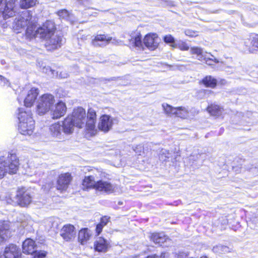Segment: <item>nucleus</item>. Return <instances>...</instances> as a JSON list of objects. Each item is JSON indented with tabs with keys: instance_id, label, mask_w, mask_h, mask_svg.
<instances>
[{
	"instance_id": "nucleus-1",
	"label": "nucleus",
	"mask_w": 258,
	"mask_h": 258,
	"mask_svg": "<svg viewBox=\"0 0 258 258\" xmlns=\"http://www.w3.org/2000/svg\"><path fill=\"white\" fill-rule=\"evenodd\" d=\"M18 110L19 131L22 135L31 136L35 127L32 112L30 110L23 108H19Z\"/></svg>"
},
{
	"instance_id": "nucleus-2",
	"label": "nucleus",
	"mask_w": 258,
	"mask_h": 258,
	"mask_svg": "<svg viewBox=\"0 0 258 258\" xmlns=\"http://www.w3.org/2000/svg\"><path fill=\"white\" fill-rule=\"evenodd\" d=\"M36 26H30L26 30V37L32 39L34 37H39L46 40L51 36L55 31L54 23L51 21H47L42 26L35 30Z\"/></svg>"
},
{
	"instance_id": "nucleus-3",
	"label": "nucleus",
	"mask_w": 258,
	"mask_h": 258,
	"mask_svg": "<svg viewBox=\"0 0 258 258\" xmlns=\"http://www.w3.org/2000/svg\"><path fill=\"white\" fill-rule=\"evenodd\" d=\"M19 160L15 154H9L6 158L0 157V179L7 173L15 174L18 169Z\"/></svg>"
},
{
	"instance_id": "nucleus-4",
	"label": "nucleus",
	"mask_w": 258,
	"mask_h": 258,
	"mask_svg": "<svg viewBox=\"0 0 258 258\" xmlns=\"http://www.w3.org/2000/svg\"><path fill=\"white\" fill-rule=\"evenodd\" d=\"M32 15L28 11H25L17 17L12 25L14 30L17 33H20L27 26V29L34 25V23L31 21Z\"/></svg>"
},
{
	"instance_id": "nucleus-5",
	"label": "nucleus",
	"mask_w": 258,
	"mask_h": 258,
	"mask_svg": "<svg viewBox=\"0 0 258 258\" xmlns=\"http://www.w3.org/2000/svg\"><path fill=\"white\" fill-rule=\"evenodd\" d=\"M55 102L54 96L50 94H44L38 100L37 111L39 115H43L51 109Z\"/></svg>"
},
{
	"instance_id": "nucleus-6",
	"label": "nucleus",
	"mask_w": 258,
	"mask_h": 258,
	"mask_svg": "<svg viewBox=\"0 0 258 258\" xmlns=\"http://www.w3.org/2000/svg\"><path fill=\"white\" fill-rule=\"evenodd\" d=\"M24 253L34 254V258H43L46 255L45 251H37L35 242L30 238L26 239L22 245Z\"/></svg>"
},
{
	"instance_id": "nucleus-7",
	"label": "nucleus",
	"mask_w": 258,
	"mask_h": 258,
	"mask_svg": "<svg viewBox=\"0 0 258 258\" xmlns=\"http://www.w3.org/2000/svg\"><path fill=\"white\" fill-rule=\"evenodd\" d=\"M3 0H0V6ZM17 0L6 1L5 6L0 8V17L6 20L15 16L16 13V3Z\"/></svg>"
},
{
	"instance_id": "nucleus-8",
	"label": "nucleus",
	"mask_w": 258,
	"mask_h": 258,
	"mask_svg": "<svg viewBox=\"0 0 258 258\" xmlns=\"http://www.w3.org/2000/svg\"><path fill=\"white\" fill-rule=\"evenodd\" d=\"M15 198L16 203L22 207L28 206L32 200L30 193L25 187L17 190Z\"/></svg>"
},
{
	"instance_id": "nucleus-9",
	"label": "nucleus",
	"mask_w": 258,
	"mask_h": 258,
	"mask_svg": "<svg viewBox=\"0 0 258 258\" xmlns=\"http://www.w3.org/2000/svg\"><path fill=\"white\" fill-rule=\"evenodd\" d=\"M69 116H71L73 121L76 124V126L79 128H83L85 126L86 113L83 108L79 107L75 108L72 114Z\"/></svg>"
},
{
	"instance_id": "nucleus-10",
	"label": "nucleus",
	"mask_w": 258,
	"mask_h": 258,
	"mask_svg": "<svg viewBox=\"0 0 258 258\" xmlns=\"http://www.w3.org/2000/svg\"><path fill=\"white\" fill-rule=\"evenodd\" d=\"M117 119L108 115H103L100 118L98 124V129L106 133L109 132L114 123L117 122Z\"/></svg>"
},
{
	"instance_id": "nucleus-11",
	"label": "nucleus",
	"mask_w": 258,
	"mask_h": 258,
	"mask_svg": "<svg viewBox=\"0 0 258 258\" xmlns=\"http://www.w3.org/2000/svg\"><path fill=\"white\" fill-rule=\"evenodd\" d=\"M46 46L48 50H54L62 45V37L57 33H53L48 39L45 40Z\"/></svg>"
},
{
	"instance_id": "nucleus-12",
	"label": "nucleus",
	"mask_w": 258,
	"mask_h": 258,
	"mask_svg": "<svg viewBox=\"0 0 258 258\" xmlns=\"http://www.w3.org/2000/svg\"><path fill=\"white\" fill-rule=\"evenodd\" d=\"M118 189L116 185L106 181L99 180L97 182L96 189L107 194L115 192Z\"/></svg>"
},
{
	"instance_id": "nucleus-13",
	"label": "nucleus",
	"mask_w": 258,
	"mask_h": 258,
	"mask_svg": "<svg viewBox=\"0 0 258 258\" xmlns=\"http://www.w3.org/2000/svg\"><path fill=\"white\" fill-rule=\"evenodd\" d=\"M76 234L75 228L71 224L64 225L60 231V236L66 241L73 240L75 237Z\"/></svg>"
},
{
	"instance_id": "nucleus-14",
	"label": "nucleus",
	"mask_w": 258,
	"mask_h": 258,
	"mask_svg": "<svg viewBox=\"0 0 258 258\" xmlns=\"http://www.w3.org/2000/svg\"><path fill=\"white\" fill-rule=\"evenodd\" d=\"M159 40L157 34H149L145 37L143 43L148 49L154 50L158 47Z\"/></svg>"
},
{
	"instance_id": "nucleus-15",
	"label": "nucleus",
	"mask_w": 258,
	"mask_h": 258,
	"mask_svg": "<svg viewBox=\"0 0 258 258\" xmlns=\"http://www.w3.org/2000/svg\"><path fill=\"white\" fill-rule=\"evenodd\" d=\"M72 180V177L70 173L61 174L57 181V189L61 191L66 190Z\"/></svg>"
},
{
	"instance_id": "nucleus-16",
	"label": "nucleus",
	"mask_w": 258,
	"mask_h": 258,
	"mask_svg": "<svg viewBox=\"0 0 258 258\" xmlns=\"http://www.w3.org/2000/svg\"><path fill=\"white\" fill-rule=\"evenodd\" d=\"M67 111V107L64 103L59 101L52 110L51 115L53 119H58L63 116Z\"/></svg>"
},
{
	"instance_id": "nucleus-17",
	"label": "nucleus",
	"mask_w": 258,
	"mask_h": 258,
	"mask_svg": "<svg viewBox=\"0 0 258 258\" xmlns=\"http://www.w3.org/2000/svg\"><path fill=\"white\" fill-rule=\"evenodd\" d=\"M111 37H107L105 35H97L92 40V44L95 47H104L111 40Z\"/></svg>"
},
{
	"instance_id": "nucleus-18",
	"label": "nucleus",
	"mask_w": 258,
	"mask_h": 258,
	"mask_svg": "<svg viewBox=\"0 0 258 258\" xmlns=\"http://www.w3.org/2000/svg\"><path fill=\"white\" fill-rule=\"evenodd\" d=\"M20 254L19 248L15 244H9L5 248L4 251L5 258H19Z\"/></svg>"
},
{
	"instance_id": "nucleus-19",
	"label": "nucleus",
	"mask_w": 258,
	"mask_h": 258,
	"mask_svg": "<svg viewBox=\"0 0 258 258\" xmlns=\"http://www.w3.org/2000/svg\"><path fill=\"white\" fill-rule=\"evenodd\" d=\"M12 231L10 228V222L6 221H0V237L6 240L11 236Z\"/></svg>"
},
{
	"instance_id": "nucleus-20",
	"label": "nucleus",
	"mask_w": 258,
	"mask_h": 258,
	"mask_svg": "<svg viewBox=\"0 0 258 258\" xmlns=\"http://www.w3.org/2000/svg\"><path fill=\"white\" fill-rule=\"evenodd\" d=\"M38 95V89L37 88H32L28 93L26 97L24 100V105L27 107H30L35 102Z\"/></svg>"
},
{
	"instance_id": "nucleus-21",
	"label": "nucleus",
	"mask_w": 258,
	"mask_h": 258,
	"mask_svg": "<svg viewBox=\"0 0 258 258\" xmlns=\"http://www.w3.org/2000/svg\"><path fill=\"white\" fill-rule=\"evenodd\" d=\"M94 248L98 252H106L109 247V243L104 238L98 237L94 242Z\"/></svg>"
},
{
	"instance_id": "nucleus-22",
	"label": "nucleus",
	"mask_w": 258,
	"mask_h": 258,
	"mask_svg": "<svg viewBox=\"0 0 258 258\" xmlns=\"http://www.w3.org/2000/svg\"><path fill=\"white\" fill-rule=\"evenodd\" d=\"M76 124L73 121L69 115L65 118L61 125L63 133L65 134H71L73 132L74 126Z\"/></svg>"
},
{
	"instance_id": "nucleus-23",
	"label": "nucleus",
	"mask_w": 258,
	"mask_h": 258,
	"mask_svg": "<svg viewBox=\"0 0 258 258\" xmlns=\"http://www.w3.org/2000/svg\"><path fill=\"white\" fill-rule=\"evenodd\" d=\"M50 131L51 135L56 140L63 139L64 138L61 131L63 130L61 125L59 123H55L50 127Z\"/></svg>"
},
{
	"instance_id": "nucleus-24",
	"label": "nucleus",
	"mask_w": 258,
	"mask_h": 258,
	"mask_svg": "<svg viewBox=\"0 0 258 258\" xmlns=\"http://www.w3.org/2000/svg\"><path fill=\"white\" fill-rule=\"evenodd\" d=\"M91 236L90 230L88 228L82 229L79 232L78 240L81 244H85L89 240Z\"/></svg>"
},
{
	"instance_id": "nucleus-25",
	"label": "nucleus",
	"mask_w": 258,
	"mask_h": 258,
	"mask_svg": "<svg viewBox=\"0 0 258 258\" xmlns=\"http://www.w3.org/2000/svg\"><path fill=\"white\" fill-rule=\"evenodd\" d=\"M151 239L155 243L161 245L166 242L168 238L163 233H156L152 234Z\"/></svg>"
},
{
	"instance_id": "nucleus-26",
	"label": "nucleus",
	"mask_w": 258,
	"mask_h": 258,
	"mask_svg": "<svg viewBox=\"0 0 258 258\" xmlns=\"http://www.w3.org/2000/svg\"><path fill=\"white\" fill-rule=\"evenodd\" d=\"M207 111L213 116H219L222 114L223 108L217 105L212 104L208 107Z\"/></svg>"
},
{
	"instance_id": "nucleus-27",
	"label": "nucleus",
	"mask_w": 258,
	"mask_h": 258,
	"mask_svg": "<svg viewBox=\"0 0 258 258\" xmlns=\"http://www.w3.org/2000/svg\"><path fill=\"white\" fill-rule=\"evenodd\" d=\"M96 184L97 182H95V181L94 180V178L92 176L85 177L83 180L82 185L84 188L93 187L96 189Z\"/></svg>"
},
{
	"instance_id": "nucleus-28",
	"label": "nucleus",
	"mask_w": 258,
	"mask_h": 258,
	"mask_svg": "<svg viewBox=\"0 0 258 258\" xmlns=\"http://www.w3.org/2000/svg\"><path fill=\"white\" fill-rule=\"evenodd\" d=\"M203 84L207 87L214 88L217 86V81L211 76H207L202 80Z\"/></svg>"
},
{
	"instance_id": "nucleus-29",
	"label": "nucleus",
	"mask_w": 258,
	"mask_h": 258,
	"mask_svg": "<svg viewBox=\"0 0 258 258\" xmlns=\"http://www.w3.org/2000/svg\"><path fill=\"white\" fill-rule=\"evenodd\" d=\"M205 62L208 65H213L214 63H217L219 62V60L215 58V57L212 55L211 53H208L205 52V56L203 58Z\"/></svg>"
},
{
	"instance_id": "nucleus-30",
	"label": "nucleus",
	"mask_w": 258,
	"mask_h": 258,
	"mask_svg": "<svg viewBox=\"0 0 258 258\" xmlns=\"http://www.w3.org/2000/svg\"><path fill=\"white\" fill-rule=\"evenodd\" d=\"M162 107L165 113L168 116L175 115V112H176V111H177L176 108L173 107L166 103H163L162 104Z\"/></svg>"
},
{
	"instance_id": "nucleus-31",
	"label": "nucleus",
	"mask_w": 258,
	"mask_h": 258,
	"mask_svg": "<svg viewBox=\"0 0 258 258\" xmlns=\"http://www.w3.org/2000/svg\"><path fill=\"white\" fill-rule=\"evenodd\" d=\"M37 0H20V6L22 9H28L34 6Z\"/></svg>"
},
{
	"instance_id": "nucleus-32",
	"label": "nucleus",
	"mask_w": 258,
	"mask_h": 258,
	"mask_svg": "<svg viewBox=\"0 0 258 258\" xmlns=\"http://www.w3.org/2000/svg\"><path fill=\"white\" fill-rule=\"evenodd\" d=\"M177 111L175 115L181 118H186L188 116V112L187 110L182 107H177Z\"/></svg>"
},
{
	"instance_id": "nucleus-33",
	"label": "nucleus",
	"mask_w": 258,
	"mask_h": 258,
	"mask_svg": "<svg viewBox=\"0 0 258 258\" xmlns=\"http://www.w3.org/2000/svg\"><path fill=\"white\" fill-rule=\"evenodd\" d=\"M190 52L191 54H197L198 56V59L200 60H203V58L205 54V53L203 52V49L198 47H191L190 48Z\"/></svg>"
},
{
	"instance_id": "nucleus-34",
	"label": "nucleus",
	"mask_w": 258,
	"mask_h": 258,
	"mask_svg": "<svg viewBox=\"0 0 258 258\" xmlns=\"http://www.w3.org/2000/svg\"><path fill=\"white\" fill-rule=\"evenodd\" d=\"M228 248L221 244L217 245L213 247V251L215 253H221L228 251Z\"/></svg>"
},
{
	"instance_id": "nucleus-35",
	"label": "nucleus",
	"mask_w": 258,
	"mask_h": 258,
	"mask_svg": "<svg viewBox=\"0 0 258 258\" xmlns=\"http://www.w3.org/2000/svg\"><path fill=\"white\" fill-rule=\"evenodd\" d=\"M131 42L134 44V45L136 47H140L142 46L143 44L140 34L136 36L135 37H133L131 40Z\"/></svg>"
},
{
	"instance_id": "nucleus-36",
	"label": "nucleus",
	"mask_w": 258,
	"mask_h": 258,
	"mask_svg": "<svg viewBox=\"0 0 258 258\" xmlns=\"http://www.w3.org/2000/svg\"><path fill=\"white\" fill-rule=\"evenodd\" d=\"M96 120L86 118V122L85 123V126L86 127V128L88 130H93L95 127V123Z\"/></svg>"
},
{
	"instance_id": "nucleus-37",
	"label": "nucleus",
	"mask_w": 258,
	"mask_h": 258,
	"mask_svg": "<svg viewBox=\"0 0 258 258\" xmlns=\"http://www.w3.org/2000/svg\"><path fill=\"white\" fill-rule=\"evenodd\" d=\"M173 48H178L181 50H187L189 49V46L184 42H179L177 43H174L172 45Z\"/></svg>"
},
{
	"instance_id": "nucleus-38",
	"label": "nucleus",
	"mask_w": 258,
	"mask_h": 258,
	"mask_svg": "<svg viewBox=\"0 0 258 258\" xmlns=\"http://www.w3.org/2000/svg\"><path fill=\"white\" fill-rule=\"evenodd\" d=\"M170 154L166 150H162L161 153L159 155V159L163 161H166L167 158L170 157Z\"/></svg>"
},
{
	"instance_id": "nucleus-39",
	"label": "nucleus",
	"mask_w": 258,
	"mask_h": 258,
	"mask_svg": "<svg viewBox=\"0 0 258 258\" xmlns=\"http://www.w3.org/2000/svg\"><path fill=\"white\" fill-rule=\"evenodd\" d=\"M163 40L165 43H170L171 47H172V45L174 43H176L174 37L170 34L165 35L163 38Z\"/></svg>"
},
{
	"instance_id": "nucleus-40",
	"label": "nucleus",
	"mask_w": 258,
	"mask_h": 258,
	"mask_svg": "<svg viewBox=\"0 0 258 258\" xmlns=\"http://www.w3.org/2000/svg\"><path fill=\"white\" fill-rule=\"evenodd\" d=\"M87 118L96 120V112L93 108L88 109Z\"/></svg>"
},
{
	"instance_id": "nucleus-41",
	"label": "nucleus",
	"mask_w": 258,
	"mask_h": 258,
	"mask_svg": "<svg viewBox=\"0 0 258 258\" xmlns=\"http://www.w3.org/2000/svg\"><path fill=\"white\" fill-rule=\"evenodd\" d=\"M200 156L201 155L199 154L191 155L188 158L186 159V162H189V164H190V165H192V164H191V161H196L198 160Z\"/></svg>"
},
{
	"instance_id": "nucleus-42",
	"label": "nucleus",
	"mask_w": 258,
	"mask_h": 258,
	"mask_svg": "<svg viewBox=\"0 0 258 258\" xmlns=\"http://www.w3.org/2000/svg\"><path fill=\"white\" fill-rule=\"evenodd\" d=\"M109 219H110L109 217L106 216H104L102 218H101L99 223L104 227L109 222Z\"/></svg>"
},
{
	"instance_id": "nucleus-43",
	"label": "nucleus",
	"mask_w": 258,
	"mask_h": 258,
	"mask_svg": "<svg viewBox=\"0 0 258 258\" xmlns=\"http://www.w3.org/2000/svg\"><path fill=\"white\" fill-rule=\"evenodd\" d=\"M144 147L142 145H139L134 150L137 154L140 155L144 152Z\"/></svg>"
},
{
	"instance_id": "nucleus-44",
	"label": "nucleus",
	"mask_w": 258,
	"mask_h": 258,
	"mask_svg": "<svg viewBox=\"0 0 258 258\" xmlns=\"http://www.w3.org/2000/svg\"><path fill=\"white\" fill-rule=\"evenodd\" d=\"M251 44L253 47L258 48V35H255L252 38Z\"/></svg>"
},
{
	"instance_id": "nucleus-45",
	"label": "nucleus",
	"mask_w": 258,
	"mask_h": 258,
	"mask_svg": "<svg viewBox=\"0 0 258 258\" xmlns=\"http://www.w3.org/2000/svg\"><path fill=\"white\" fill-rule=\"evenodd\" d=\"M185 34L190 37H196L198 35L197 33L191 30H186L185 31Z\"/></svg>"
},
{
	"instance_id": "nucleus-46",
	"label": "nucleus",
	"mask_w": 258,
	"mask_h": 258,
	"mask_svg": "<svg viewBox=\"0 0 258 258\" xmlns=\"http://www.w3.org/2000/svg\"><path fill=\"white\" fill-rule=\"evenodd\" d=\"M103 227H104V226H102V225H101L100 223L96 225V233H97V235H99L101 233Z\"/></svg>"
},
{
	"instance_id": "nucleus-47",
	"label": "nucleus",
	"mask_w": 258,
	"mask_h": 258,
	"mask_svg": "<svg viewBox=\"0 0 258 258\" xmlns=\"http://www.w3.org/2000/svg\"><path fill=\"white\" fill-rule=\"evenodd\" d=\"M0 81L1 84L2 85H6L8 84V81L5 78H4L2 76L0 75Z\"/></svg>"
},
{
	"instance_id": "nucleus-48",
	"label": "nucleus",
	"mask_w": 258,
	"mask_h": 258,
	"mask_svg": "<svg viewBox=\"0 0 258 258\" xmlns=\"http://www.w3.org/2000/svg\"><path fill=\"white\" fill-rule=\"evenodd\" d=\"M81 5H86L89 3L90 0H77Z\"/></svg>"
},
{
	"instance_id": "nucleus-49",
	"label": "nucleus",
	"mask_w": 258,
	"mask_h": 258,
	"mask_svg": "<svg viewBox=\"0 0 258 258\" xmlns=\"http://www.w3.org/2000/svg\"><path fill=\"white\" fill-rule=\"evenodd\" d=\"M160 257H161V256L160 257H159L158 256L155 254V255L148 256L146 258H160Z\"/></svg>"
},
{
	"instance_id": "nucleus-50",
	"label": "nucleus",
	"mask_w": 258,
	"mask_h": 258,
	"mask_svg": "<svg viewBox=\"0 0 258 258\" xmlns=\"http://www.w3.org/2000/svg\"><path fill=\"white\" fill-rule=\"evenodd\" d=\"M167 255V253H162L161 254V257L160 258H166V257Z\"/></svg>"
},
{
	"instance_id": "nucleus-51",
	"label": "nucleus",
	"mask_w": 258,
	"mask_h": 258,
	"mask_svg": "<svg viewBox=\"0 0 258 258\" xmlns=\"http://www.w3.org/2000/svg\"><path fill=\"white\" fill-rule=\"evenodd\" d=\"M201 258H207V257L206 256H203Z\"/></svg>"
},
{
	"instance_id": "nucleus-52",
	"label": "nucleus",
	"mask_w": 258,
	"mask_h": 258,
	"mask_svg": "<svg viewBox=\"0 0 258 258\" xmlns=\"http://www.w3.org/2000/svg\"><path fill=\"white\" fill-rule=\"evenodd\" d=\"M249 52H252V50H251V49H250L249 48Z\"/></svg>"
}]
</instances>
